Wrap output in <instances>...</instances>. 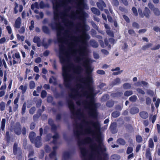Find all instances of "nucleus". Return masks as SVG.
<instances>
[{"mask_svg": "<svg viewBox=\"0 0 160 160\" xmlns=\"http://www.w3.org/2000/svg\"><path fill=\"white\" fill-rule=\"evenodd\" d=\"M75 6L77 10L70 13L71 8L68 4L70 0H62L58 2V0H52L54 9V18L56 20L59 18L58 9L60 7L64 10L61 14L63 21L68 27L67 30L59 24L52 23L50 26L52 29L57 31L58 41L61 43H66L68 46V50L64 46H59V59L62 64V76L64 84L67 87H69L72 81L79 80L81 84L77 85L73 91V98L76 101L78 105H82L88 110L89 115L95 118L97 116L96 105L94 102L92 97L95 94L94 89L92 85L93 81L90 73L92 69L89 64L90 58L86 56V39L90 37L84 29L85 25H79L82 30L78 31L81 32L79 37L72 35L69 28L72 26V23L67 20L68 18L75 20L78 19L83 22L88 14L83 10L84 5V0H74Z\"/></svg>", "mask_w": 160, "mask_h": 160, "instance_id": "obj_1", "label": "nucleus"}, {"mask_svg": "<svg viewBox=\"0 0 160 160\" xmlns=\"http://www.w3.org/2000/svg\"><path fill=\"white\" fill-rule=\"evenodd\" d=\"M92 124L95 129V130H92L90 128L87 126L82 127L81 126L80 133L81 134H90L92 136L95 135L97 132L99 131L100 124L98 122H96L92 123Z\"/></svg>", "mask_w": 160, "mask_h": 160, "instance_id": "obj_2", "label": "nucleus"}, {"mask_svg": "<svg viewBox=\"0 0 160 160\" xmlns=\"http://www.w3.org/2000/svg\"><path fill=\"white\" fill-rule=\"evenodd\" d=\"M35 135V133L34 132H32L30 133L29 138L31 141L35 143V146L37 148H39L41 145V136H38L35 140L34 137Z\"/></svg>", "mask_w": 160, "mask_h": 160, "instance_id": "obj_3", "label": "nucleus"}, {"mask_svg": "<svg viewBox=\"0 0 160 160\" xmlns=\"http://www.w3.org/2000/svg\"><path fill=\"white\" fill-rule=\"evenodd\" d=\"M12 61L11 60L9 62H8L9 65L11 66L12 64L13 65L20 63L21 62L20 56L19 52H16L13 54L12 56Z\"/></svg>", "mask_w": 160, "mask_h": 160, "instance_id": "obj_4", "label": "nucleus"}, {"mask_svg": "<svg viewBox=\"0 0 160 160\" xmlns=\"http://www.w3.org/2000/svg\"><path fill=\"white\" fill-rule=\"evenodd\" d=\"M97 4L98 8L101 10H103V8L106 6L105 3L102 0L100 1L99 2H97Z\"/></svg>", "mask_w": 160, "mask_h": 160, "instance_id": "obj_5", "label": "nucleus"}, {"mask_svg": "<svg viewBox=\"0 0 160 160\" xmlns=\"http://www.w3.org/2000/svg\"><path fill=\"white\" fill-rule=\"evenodd\" d=\"M14 132L15 133L18 135L21 134V127L19 124H18L17 126L15 127Z\"/></svg>", "mask_w": 160, "mask_h": 160, "instance_id": "obj_6", "label": "nucleus"}, {"mask_svg": "<svg viewBox=\"0 0 160 160\" xmlns=\"http://www.w3.org/2000/svg\"><path fill=\"white\" fill-rule=\"evenodd\" d=\"M6 88V85L5 83L2 85L0 88V97L3 96L5 94V90Z\"/></svg>", "mask_w": 160, "mask_h": 160, "instance_id": "obj_7", "label": "nucleus"}, {"mask_svg": "<svg viewBox=\"0 0 160 160\" xmlns=\"http://www.w3.org/2000/svg\"><path fill=\"white\" fill-rule=\"evenodd\" d=\"M21 23V18L20 17H18L16 20L15 22L14 27L17 28H19L20 26Z\"/></svg>", "mask_w": 160, "mask_h": 160, "instance_id": "obj_8", "label": "nucleus"}, {"mask_svg": "<svg viewBox=\"0 0 160 160\" xmlns=\"http://www.w3.org/2000/svg\"><path fill=\"white\" fill-rule=\"evenodd\" d=\"M33 41L34 42L37 43L38 47H39L41 46L40 39L39 37L35 36L33 39Z\"/></svg>", "mask_w": 160, "mask_h": 160, "instance_id": "obj_9", "label": "nucleus"}, {"mask_svg": "<svg viewBox=\"0 0 160 160\" xmlns=\"http://www.w3.org/2000/svg\"><path fill=\"white\" fill-rule=\"evenodd\" d=\"M139 109L137 107H133L131 108L130 111V113L132 114H134L139 112Z\"/></svg>", "mask_w": 160, "mask_h": 160, "instance_id": "obj_10", "label": "nucleus"}, {"mask_svg": "<svg viewBox=\"0 0 160 160\" xmlns=\"http://www.w3.org/2000/svg\"><path fill=\"white\" fill-rule=\"evenodd\" d=\"M141 117L144 119H146L148 117V113L146 112L142 111L140 113Z\"/></svg>", "mask_w": 160, "mask_h": 160, "instance_id": "obj_11", "label": "nucleus"}, {"mask_svg": "<svg viewBox=\"0 0 160 160\" xmlns=\"http://www.w3.org/2000/svg\"><path fill=\"white\" fill-rule=\"evenodd\" d=\"M69 107L71 111V112L73 114L74 113L75 108L73 102H71L69 103Z\"/></svg>", "mask_w": 160, "mask_h": 160, "instance_id": "obj_12", "label": "nucleus"}, {"mask_svg": "<svg viewBox=\"0 0 160 160\" xmlns=\"http://www.w3.org/2000/svg\"><path fill=\"white\" fill-rule=\"evenodd\" d=\"M92 12L95 14L97 15H99L100 14V12L99 11L97 8H91Z\"/></svg>", "mask_w": 160, "mask_h": 160, "instance_id": "obj_13", "label": "nucleus"}, {"mask_svg": "<svg viewBox=\"0 0 160 160\" xmlns=\"http://www.w3.org/2000/svg\"><path fill=\"white\" fill-rule=\"evenodd\" d=\"M121 83V80L119 78H117L114 80L112 82V85H117Z\"/></svg>", "mask_w": 160, "mask_h": 160, "instance_id": "obj_14", "label": "nucleus"}, {"mask_svg": "<svg viewBox=\"0 0 160 160\" xmlns=\"http://www.w3.org/2000/svg\"><path fill=\"white\" fill-rule=\"evenodd\" d=\"M156 99L157 98L156 97H153V102L156 101L155 103V106L156 108H158L160 103V99L158 98L156 100Z\"/></svg>", "mask_w": 160, "mask_h": 160, "instance_id": "obj_15", "label": "nucleus"}, {"mask_svg": "<svg viewBox=\"0 0 160 160\" xmlns=\"http://www.w3.org/2000/svg\"><path fill=\"white\" fill-rule=\"evenodd\" d=\"M146 157L149 160H152V158L151 156L150 149H148L146 151Z\"/></svg>", "mask_w": 160, "mask_h": 160, "instance_id": "obj_16", "label": "nucleus"}, {"mask_svg": "<svg viewBox=\"0 0 160 160\" xmlns=\"http://www.w3.org/2000/svg\"><path fill=\"white\" fill-rule=\"evenodd\" d=\"M150 13V11L149 9L147 8H145V11L144 12L145 16L147 18H148L149 16V14Z\"/></svg>", "mask_w": 160, "mask_h": 160, "instance_id": "obj_17", "label": "nucleus"}, {"mask_svg": "<svg viewBox=\"0 0 160 160\" xmlns=\"http://www.w3.org/2000/svg\"><path fill=\"white\" fill-rule=\"evenodd\" d=\"M116 127V123L115 122L112 123L110 127V129L112 133H114L115 132L114 131V129Z\"/></svg>", "mask_w": 160, "mask_h": 160, "instance_id": "obj_18", "label": "nucleus"}, {"mask_svg": "<svg viewBox=\"0 0 160 160\" xmlns=\"http://www.w3.org/2000/svg\"><path fill=\"white\" fill-rule=\"evenodd\" d=\"M91 45L94 48H97L98 46V43L94 40H91L90 41Z\"/></svg>", "mask_w": 160, "mask_h": 160, "instance_id": "obj_19", "label": "nucleus"}, {"mask_svg": "<svg viewBox=\"0 0 160 160\" xmlns=\"http://www.w3.org/2000/svg\"><path fill=\"white\" fill-rule=\"evenodd\" d=\"M123 88L125 89H129L131 88V85L130 83H126L123 84Z\"/></svg>", "mask_w": 160, "mask_h": 160, "instance_id": "obj_20", "label": "nucleus"}, {"mask_svg": "<svg viewBox=\"0 0 160 160\" xmlns=\"http://www.w3.org/2000/svg\"><path fill=\"white\" fill-rule=\"evenodd\" d=\"M39 8V5L38 3L37 2H35L34 4H32L31 6V8L33 10L34 8Z\"/></svg>", "mask_w": 160, "mask_h": 160, "instance_id": "obj_21", "label": "nucleus"}, {"mask_svg": "<svg viewBox=\"0 0 160 160\" xmlns=\"http://www.w3.org/2000/svg\"><path fill=\"white\" fill-rule=\"evenodd\" d=\"M149 147L150 148H153L154 147V143L152 138H150L148 141Z\"/></svg>", "mask_w": 160, "mask_h": 160, "instance_id": "obj_22", "label": "nucleus"}, {"mask_svg": "<svg viewBox=\"0 0 160 160\" xmlns=\"http://www.w3.org/2000/svg\"><path fill=\"white\" fill-rule=\"evenodd\" d=\"M117 143L122 145H124L125 144L126 142L123 139L119 138L118 140Z\"/></svg>", "mask_w": 160, "mask_h": 160, "instance_id": "obj_23", "label": "nucleus"}, {"mask_svg": "<svg viewBox=\"0 0 160 160\" xmlns=\"http://www.w3.org/2000/svg\"><path fill=\"white\" fill-rule=\"evenodd\" d=\"M49 82L50 83H52L55 85L56 84V79L54 77H52L50 79Z\"/></svg>", "mask_w": 160, "mask_h": 160, "instance_id": "obj_24", "label": "nucleus"}, {"mask_svg": "<svg viewBox=\"0 0 160 160\" xmlns=\"http://www.w3.org/2000/svg\"><path fill=\"white\" fill-rule=\"evenodd\" d=\"M6 122L5 119L3 118L2 119L1 122V129L2 130L4 129L5 124Z\"/></svg>", "mask_w": 160, "mask_h": 160, "instance_id": "obj_25", "label": "nucleus"}, {"mask_svg": "<svg viewBox=\"0 0 160 160\" xmlns=\"http://www.w3.org/2000/svg\"><path fill=\"white\" fill-rule=\"evenodd\" d=\"M18 145L17 143H14L13 148V152L14 154L16 155L17 153L18 150Z\"/></svg>", "mask_w": 160, "mask_h": 160, "instance_id": "obj_26", "label": "nucleus"}, {"mask_svg": "<svg viewBox=\"0 0 160 160\" xmlns=\"http://www.w3.org/2000/svg\"><path fill=\"white\" fill-rule=\"evenodd\" d=\"M19 89H21L22 91V94L24 93L27 89V87L25 86H23V85H21L19 88Z\"/></svg>", "mask_w": 160, "mask_h": 160, "instance_id": "obj_27", "label": "nucleus"}, {"mask_svg": "<svg viewBox=\"0 0 160 160\" xmlns=\"http://www.w3.org/2000/svg\"><path fill=\"white\" fill-rule=\"evenodd\" d=\"M48 123L50 125L52 126V130L55 129H56V127L55 125L52 124L53 121L52 119H50L48 120Z\"/></svg>", "mask_w": 160, "mask_h": 160, "instance_id": "obj_28", "label": "nucleus"}, {"mask_svg": "<svg viewBox=\"0 0 160 160\" xmlns=\"http://www.w3.org/2000/svg\"><path fill=\"white\" fill-rule=\"evenodd\" d=\"M5 103L2 102L0 103V108L1 111H3L5 109Z\"/></svg>", "mask_w": 160, "mask_h": 160, "instance_id": "obj_29", "label": "nucleus"}, {"mask_svg": "<svg viewBox=\"0 0 160 160\" xmlns=\"http://www.w3.org/2000/svg\"><path fill=\"white\" fill-rule=\"evenodd\" d=\"M120 115V112L117 111L114 112L112 113V116L114 118H117Z\"/></svg>", "mask_w": 160, "mask_h": 160, "instance_id": "obj_30", "label": "nucleus"}, {"mask_svg": "<svg viewBox=\"0 0 160 160\" xmlns=\"http://www.w3.org/2000/svg\"><path fill=\"white\" fill-rule=\"evenodd\" d=\"M156 119V116L155 115H154L152 117V116L150 115L149 119L150 120L152 123H154L155 122Z\"/></svg>", "mask_w": 160, "mask_h": 160, "instance_id": "obj_31", "label": "nucleus"}, {"mask_svg": "<svg viewBox=\"0 0 160 160\" xmlns=\"http://www.w3.org/2000/svg\"><path fill=\"white\" fill-rule=\"evenodd\" d=\"M132 94V91H127L124 93V95L126 96H129Z\"/></svg>", "mask_w": 160, "mask_h": 160, "instance_id": "obj_32", "label": "nucleus"}, {"mask_svg": "<svg viewBox=\"0 0 160 160\" xmlns=\"http://www.w3.org/2000/svg\"><path fill=\"white\" fill-rule=\"evenodd\" d=\"M137 99V96L135 95H133L130 97L129 100L131 102H135Z\"/></svg>", "mask_w": 160, "mask_h": 160, "instance_id": "obj_33", "label": "nucleus"}, {"mask_svg": "<svg viewBox=\"0 0 160 160\" xmlns=\"http://www.w3.org/2000/svg\"><path fill=\"white\" fill-rule=\"evenodd\" d=\"M35 84L34 82L31 81L30 82L29 87L30 89H32L35 87Z\"/></svg>", "mask_w": 160, "mask_h": 160, "instance_id": "obj_34", "label": "nucleus"}, {"mask_svg": "<svg viewBox=\"0 0 160 160\" xmlns=\"http://www.w3.org/2000/svg\"><path fill=\"white\" fill-rule=\"evenodd\" d=\"M17 39L19 40H21L22 41H23L24 40V37L23 36H20L19 34L17 35Z\"/></svg>", "mask_w": 160, "mask_h": 160, "instance_id": "obj_35", "label": "nucleus"}, {"mask_svg": "<svg viewBox=\"0 0 160 160\" xmlns=\"http://www.w3.org/2000/svg\"><path fill=\"white\" fill-rule=\"evenodd\" d=\"M0 21L3 22L5 24L7 25L8 24V21L7 20L4 18V17L2 16H0Z\"/></svg>", "mask_w": 160, "mask_h": 160, "instance_id": "obj_36", "label": "nucleus"}, {"mask_svg": "<svg viewBox=\"0 0 160 160\" xmlns=\"http://www.w3.org/2000/svg\"><path fill=\"white\" fill-rule=\"evenodd\" d=\"M133 149L132 147H128L127 150V154H129L131 153L133 151Z\"/></svg>", "mask_w": 160, "mask_h": 160, "instance_id": "obj_37", "label": "nucleus"}, {"mask_svg": "<svg viewBox=\"0 0 160 160\" xmlns=\"http://www.w3.org/2000/svg\"><path fill=\"white\" fill-rule=\"evenodd\" d=\"M26 109V104L24 103L22 106V114L23 115L25 112V110Z\"/></svg>", "mask_w": 160, "mask_h": 160, "instance_id": "obj_38", "label": "nucleus"}, {"mask_svg": "<svg viewBox=\"0 0 160 160\" xmlns=\"http://www.w3.org/2000/svg\"><path fill=\"white\" fill-rule=\"evenodd\" d=\"M43 31L45 33H48L49 32L48 28L46 26H43L42 28Z\"/></svg>", "mask_w": 160, "mask_h": 160, "instance_id": "obj_39", "label": "nucleus"}, {"mask_svg": "<svg viewBox=\"0 0 160 160\" xmlns=\"http://www.w3.org/2000/svg\"><path fill=\"white\" fill-rule=\"evenodd\" d=\"M47 95V92L45 90H42L41 92V96L42 98H45Z\"/></svg>", "mask_w": 160, "mask_h": 160, "instance_id": "obj_40", "label": "nucleus"}, {"mask_svg": "<svg viewBox=\"0 0 160 160\" xmlns=\"http://www.w3.org/2000/svg\"><path fill=\"white\" fill-rule=\"evenodd\" d=\"M154 12L155 15H159L160 14V12L157 8H155L153 10Z\"/></svg>", "mask_w": 160, "mask_h": 160, "instance_id": "obj_41", "label": "nucleus"}, {"mask_svg": "<svg viewBox=\"0 0 160 160\" xmlns=\"http://www.w3.org/2000/svg\"><path fill=\"white\" fill-rule=\"evenodd\" d=\"M106 31L108 35L112 37H113L114 35L112 32L110 30H107Z\"/></svg>", "mask_w": 160, "mask_h": 160, "instance_id": "obj_42", "label": "nucleus"}, {"mask_svg": "<svg viewBox=\"0 0 160 160\" xmlns=\"http://www.w3.org/2000/svg\"><path fill=\"white\" fill-rule=\"evenodd\" d=\"M142 139L140 136H137L136 137V141L138 142H140L142 141Z\"/></svg>", "mask_w": 160, "mask_h": 160, "instance_id": "obj_43", "label": "nucleus"}, {"mask_svg": "<svg viewBox=\"0 0 160 160\" xmlns=\"http://www.w3.org/2000/svg\"><path fill=\"white\" fill-rule=\"evenodd\" d=\"M91 141V138L89 137H87L84 139L83 142L84 143H89Z\"/></svg>", "mask_w": 160, "mask_h": 160, "instance_id": "obj_44", "label": "nucleus"}, {"mask_svg": "<svg viewBox=\"0 0 160 160\" xmlns=\"http://www.w3.org/2000/svg\"><path fill=\"white\" fill-rule=\"evenodd\" d=\"M152 44L151 43H148L146 45L143 46L142 47V48L144 50L146 49L151 47L152 46Z\"/></svg>", "mask_w": 160, "mask_h": 160, "instance_id": "obj_45", "label": "nucleus"}, {"mask_svg": "<svg viewBox=\"0 0 160 160\" xmlns=\"http://www.w3.org/2000/svg\"><path fill=\"white\" fill-rule=\"evenodd\" d=\"M58 137V135L57 134H55L54 136H53V143H56V141L57 138Z\"/></svg>", "mask_w": 160, "mask_h": 160, "instance_id": "obj_46", "label": "nucleus"}, {"mask_svg": "<svg viewBox=\"0 0 160 160\" xmlns=\"http://www.w3.org/2000/svg\"><path fill=\"white\" fill-rule=\"evenodd\" d=\"M50 157L51 158H55L56 156V152L55 151H54L52 152L50 154Z\"/></svg>", "mask_w": 160, "mask_h": 160, "instance_id": "obj_47", "label": "nucleus"}, {"mask_svg": "<svg viewBox=\"0 0 160 160\" xmlns=\"http://www.w3.org/2000/svg\"><path fill=\"white\" fill-rule=\"evenodd\" d=\"M6 29L8 31V33L10 34L12 33V30L11 27L10 26H7L6 27Z\"/></svg>", "mask_w": 160, "mask_h": 160, "instance_id": "obj_48", "label": "nucleus"}, {"mask_svg": "<svg viewBox=\"0 0 160 160\" xmlns=\"http://www.w3.org/2000/svg\"><path fill=\"white\" fill-rule=\"evenodd\" d=\"M114 103L113 102H108L107 103V106L109 107H111L113 105Z\"/></svg>", "mask_w": 160, "mask_h": 160, "instance_id": "obj_49", "label": "nucleus"}, {"mask_svg": "<svg viewBox=\"0 0 160 160\" xmlns=\"http://www.w3.org/2000/svg\"><path fill=\"white\" fill-rule=\"evenodd\" d=\"M15 7L14 9V11L15 13H17L18 12V4L17 3L15 2Z\"/></svg>", "mask_w": 160, "mask_h": 160, "instance_id": "obj_50", "label": "nucleus"}, {"mask_svg": "<svg viewBox=\"0 0 160 160\" xmlns=\"http://www.w3.org/2000/svg\"><path fill=\"white\" fill-rule=\"evenodd\" d=\"M36 110L35 108L34 107H33L32 108L29 110V113L32 114L34 113V112Z\"/></svg>", "mask_w": 160, "mask_h": 160, "instance_id": "obj_51", "label": "nucleus"}, {"mask_svg": "<svg viewBox=\"0 0 160 160\" xmlns=\"http://www.w3.org/2000/svg\"><path fill=\"white\" fill-rule=\"evenodd\" d=\"M112 3L115 6H117L119 4V2L117 0H112Z\"/></svg>", "mask_w": 160, "mask_h": 160, "instance_id": "obj_52", "label": "nucleus"}, {"mask_svg": "<svg viewBox=\"0 0 160 160\" xmlns=\"http://www.w3.org/2000/svg\"><path fill=\"white\" fill-rule=\"evenodd\" d=\"M97 72V73L101 75L104 74L105 73V72L104 71L101 70H98Z\"/></svg>", "mask_w": 160, "mask_h": 160, "instance_id": "obj_53", "label": "nucleus"}, {"mask_svg": "<svg viewBox=\"0 0 160 160\" xmlns=\"http://www.w3.org/2000/svg\"><path fill=\"white\" fill-rule=\"evenodd\" d=\"M25 28L24 27H22L19 31V32L20 33H23L24 32Z\"/></svg>", "mask_w": 160, "mask_h": 160, "instance_id": "obj_54", "label": "nucleus"}, {"mask_svg": "<svg viewBox=\"0 0 160 160\" xmlns=\"http://www.w3.org/2000/svg\"><path fill=\"white\" fill-rule=\"evenodd\" d=\"M137 90L139 93L141 94H145L144 91L141 89L138 88L137 89Z\"/></svg>", "mask_w": 160, "mask_h": 160, "instance_id": "obj_55", "label": "nucleus"}, {"mask_svg": "<svg viewBox=\"0 0 160 160\" xmlns=\"http://www.w3.org/2000/svg\"><path fill=\"white\" fill-rule=\"evenodd\" d=\"M6 41V39L5 37H3L0 39V44H3Z\"/></svg>", "mask_w": 160, "mask_h": 160, "instance_id": "obj_56", "label": "nucleus"}, {"mask_svg": "<svg viewBox=\"0 0 160 160\" xmlns=\"http://www.w3.org/2000/svg\"><path fill=\"white\" fill-rule=\"evenodd\" d=\"M132 10L134 15L135 16H137L138 15V12L136 9L135 8L133 7L132 8Z\"/></svg>", "mask_w": 160, "mask_h": 160, "instance_id": "obj_57", "label": "nucleus"}, {"mask_svg": "<svg viewBox=\"0 0 160 160\" xmlns=\"http://www.w3.org/2000/svg\"><path fill=\"white\" fill-rule=\"evenodd\" d=\"M39 7L41 8H42L45 7V5L43 2H40L39 3Z\"/></svg>", "mask_w": 160, "mask_h": 160, "instance_id": "obj_58", "label": "nucleus"}, {"mask_svg": "<svg viewBox=\"0 0 160 160\" xmlns=\"http://www.w3.org/2000/svg\"><path fill=\"white\" fill-rule=\"evenodd\" d=\"M151 102V100L149 98H148L146 99V102L147 104H150Z\"/></svg>", "mask_w": 160, "mask_h": 160, "instance_id": "obj_59", "label": "nucleus"}, {"mask_svg": "<svg viewBox=\"0 0 160 160\" xmlns=\"http://www.w3.org/2000/svg\"><path fill=\"white\" fill-rule=\"evenodd\" d=\"M148 84V83L144 81H141V86H147Z\"/></svg>", "mask_w": 160, "mask_h": 160, "instance_id": "obj_60", "label": "nucleus"}, {"mask_svg": "<svg viewBox=\"0 0 160 160\" xmlns=\"http://www.w3.org/2000/svg\"><path fill=\"white\" fill-rule=\"evenodd\" d=\"M112 157L114 159H120V157L117 155H114L112 156Z\"/></svg>", "mask_w": 160, "mask_h": 160, "instance_id": "obj_61", "label": "nucleus"}, {"mask_svg": "<svg viewBox=\"0 0 160 160\" xmlns=\"http://www.w3.org/2000/svg\"><path fill=\"white\" fill-rule=\"evenodd\" d=\"M41 61V59L40 57L37 58L35 60V62L37 63H39Z\"/></svg>", "mask_w": 160, "mask_h": 160, "instance_id": "obj_62", "label": "nucleus"}, {"mask_svg": "<svg viewBox=\"0 0 160 160\" xmlns=\"http://www.w3.org/2000/svg\"><path fill=\"white\" fill-rule=\"evenodd\" d=\"M141 146L140 144H138L136 148V151L137 152L139 151L141 148Z\"/></svg>", "mask_w": 160, "mask_h": 160, "instance_id": "obj_63", "label": "nucleus"}, {"mask_svg": "<svg viewBox=\"0 0 160 160\" xmlns=\"http://www.w3.org/2000/svg\"><path fill=\"white\" fill-rule=\"evenodd\" d=\"M102 52L104 54L107 55L108 54L109 52L107 50H105V49H102Z\"/></svg>", "mask_w": 160, "mask_h": 160, "instance_id": "obj_64", "label": "nucleus"}]
</instances>
